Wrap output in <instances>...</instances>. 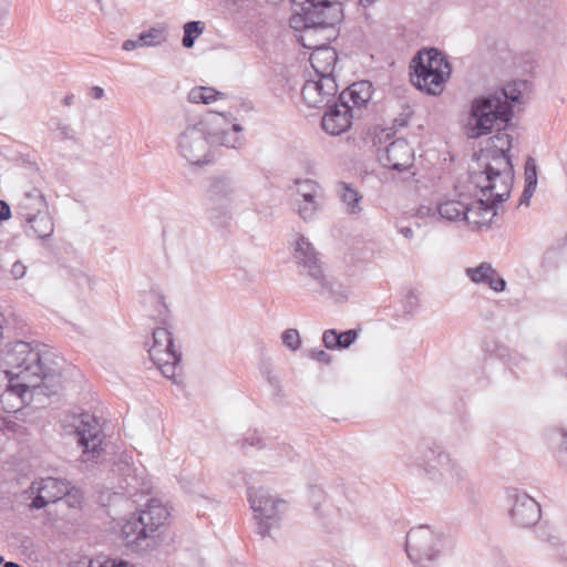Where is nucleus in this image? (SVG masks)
<instances>
[{
  "label": "nucleus",
  "instance_id": "14",
  "mask_svg": "<svg viewBox=\"0 0 567 567\" xmlns=\"http://www.w3.org/2000/svg\"><path fill=\"white\" fill-rule=\"evenodd\" d=\"M78 443L82 447V457L84 462L93 461L100 457L103 449L102 443L104 434L99 420L90 413H82L79 416V423L75 425Z\"/></svg>",
  "mask_w": 567,
  "mask_h": 567
},
{
  "label": "nucleus",
  "instance_id": "10",
  "mask_svg": "<svg viewBox=\"0 0 567 567\" xmlns=\"http://www.w3.org/2000/svg\"><path fill=\"white\" fill-rule=\"evenodd\" d=\"M247 495L257 534L262 537L270 536L271 530L280 526L287 509L286 502L264 487L248 488Z\"/></svg>",
  "mask_w": 567,
  "mask_h": 567
},
{
  "label": "nucleus",
  "instance_id": "63",
  "mask_svg": "<svg viewBox=\"0 0 567 567\" xmlns=\"http://www.w3.org/2000/svg\"><path fill=\"white\" fill-rule=\"evenodd\" d=\"M374 1H375V0H360V3H361L362 6H364V7H365V6L371 4V3H372V2H374Z\"/></svg>",
  "mask_w": 567,
  "mask_h": 567
},
{
  "label": "nucleus",
  "instance_id": "52",
  "mask_svg": "<svg viewBox=\"0 0 567 567\" xmlns=\"http://www.w3.org/2000/svg\"><path fill=\"white\" fill-rule=\"evenodd\" d=\"M301 197H302V202H320V199L322 197V189L320 188V190L306 193V194L301 195Z\"/></svg>",
  "mask_w": 567,
  "mask_h": 567
},
{
  "label": "nucleus",
  "instance_id": "13",
  "mask_svg": "<svg viewBox=\"0 0 567 567\" xmlns=\"http://www.w3.org/2000/svg\"><path fill=\"white\" fill-rule=\"evenodd\" d=\"M150 357L162 374L175 380L182 360V353L175 349L173 333L163 327L153 331V343L148 349Z\"/></svg>",
  "mask_w": 567,
  "mask_h": 567
},
{
  "label": "nucleus",
  "instance_id": "7",
  "mask_svg": "<svg viewBox=\"0 0 567 567\" xmlns=\"http://www.w3.org/2000/svg\"><path fill=\"white\" fill-rule=\"evenodd\" d=\"M293 258L298 265L299 275L309 290L331 297L337 295L336 282L324 274L318 252L305 236H299L297 239Z\"/></svg>",
  "mask_w": 567,
  "mask_h": 567
},
{
  "label": "nucleus",
  "instance_id": "49",
  "mask_svg": "<svg viewBox=\"0 0 567 567\" xmlns=\"http://www.w3.org/2000/svg\"><path fill=\"white\" fill-rule=\"evenodd\" d=\"M535 189H536V186L525 185L523 194L519 199V204L528 206L529 199L533 196V194L535 193Z\"/></svg>",
  "mask_w": 567,
  "mask_h": 567
},
{
  "label": "nucleus",
  "instance_id": "60",
  "mask_svg": "<svg viewBox=\"0 0 567 567\" xmlns=\"http://www.w3.org/2000/svg\"><path fill=\"white\" fill-rule=\"evenodd\" d=\"M2 567H21V565L14 563V561H7L3 564Z\"/></svg>",
  "mask_w": 567,
  "mask_h": 567
},
{
  "label": "nucleus",
  "instance_id": "19",
  "mask_svg": "<svg viewBox=\"0 0 567 567\" xmlns=\"http://www.w3.org/2000/svg\"><path fill=\"white\" fill-rule=\"evenodd\" d=\"M328 110L324 112L321 118V126L330 135H341L347 132L351 125L355 113L352 111V106L344 104L337 100L327 106Z\"/></svg>",
  "mask_w": 567,
  "mask_h": 567
},
{
  "label": "nucleus",
  "instance_id": "42",
  "mask_svg": "<svg viewBox=\"0 0 567 567\" xmlns=\"http://www.w3.org/2000/svg\"><path fill=\"white\" fill-rule=\"evenodd\" d=\"M320 188L321 187L319 186V184L312 179H305V181L297 182V193L300 196L306 193L320 190Z\"/></svg>",
  "mask_w": 567,
  "mask_h": 567
},
{
  "label": "nucleus",
  "instance_id": "15",
  "mask_svg": "<svg viewBox=\"0 0 567 567\" xmlns=\"http://www.w3.org/2000/svg\"><path fill=\"white\" fill-rule=\"evenodd\" d=\"M4 378L7 384L0 394V405L8 413L19 411L30 398V391H38L41 394L49 395L48 389L43 384L17 380L13 377L4 375Z\"/></svg>",
  "mask_w": 567,
  "mask_h": 567
},
{
  "label": "nucleus",
  "instance_id": "58",
  "mask_svg": "<svg viewBox=\"0 0 567 567\" xmlns=\"http://www.w3.org/2000/svg\"><path fill=\"white\" fill-rule=\"evenodd\" d=\"M546 542L551 544L554 547H556L560 544V540L557 536H549L548 538H546Z\"/></svg>",
  "mask_w": 567,
  "mask_h": 567
},
{
  "label": "nucleus",
  "instance_id": "5",
  "mask_svg": "<svg viewBox=\"0 0 567 567\" xmlns=\"http://www.w3.org/2000/svg\"><path fill=\"white\" fill-rule=\"evenodd\" d=\"M412 84L431 95L443 91V85L451 75V65L446 56L435 48L420 51L411 62Z\"/></svg>",
  "mask_w": 567,
  "mask_h": 567
},
{
  "label": "nucleus",
  "instance_id": "43",
  "mask_svg": "<svg viewBox=\"0 0 567 567\" xmlns=\"http://www.w3.org/2000/svg\"><path fill=\"white\" fill-rule=\"evenodd\" d=\"M309 358L324 365H329L332 361L331 355L321 349H310Z\"/></svg>",
  "mask_w": 567,
  "mask_h": 567
},
{
  "label": "nucleus",
  "instance_id": "20",
  "mask_svg": "<svg viewBox=\"0 0 567 567\" xmlns=\"http://www.w3.org/2000/svg\"><path fill=\"white\" fill-rule=\"evenodd\" d=\"M329 42L323 41V34L312 41V43L318 45H312L311 49L313 51L310 54L309 61L317 76H334L333 72L338 62V53L328 45Z\"/></svg>",
  "mask_w": 567,
  "mask_h": 567
},
{
  "label": "nucleus",
  "instance_id": "3",
  "mask_svg": "<svg viewBox=\"0 0 567 567\" xmlns=\"http://www.w3.org/2000/svg\"><path fill=\"white\" fill-rule=\"evenodd\" d=\"M501 92H489L474 97L470 105L466 123L467 135L478 138L493 132L505 130L514 115V110L502 103Z\"/></svg>",
  "mask_w": 567,
  "mask_h": 567
},
{
  "label": "nucleus",
  "instance_id": "62",
  "mask_svg": "<svg viewBox=\"0 0 567 567\" xmlns=\"http://www.w3.org/2000/svg\"><path fill=\"white\" fill-rule=\"evenodd\" d=\"M321 494V489L320 488H317V487H313L311 488V495L312 496H316V495H320Z\"/></svg>",
  "mask_w": 567,
  "mask_h": 567
},
{
  "label": "nucleus",
  "instance_id": "16",
  "mask_svg": "<svg viewBox=\"0 0 567 567\" xmlns=\"http://www.w3.org/2000/svg\"><path fill=\"white\" fill-rule=\"evenodd\" d=\"M508 501L511 502V517L513 522L523 528L534 526L540 518V505L527 493L511 489L508 492Z\"/></svg>",
  "mask_w": 567,
  "mask_h": 567
},
{
  "label": "nucleus",
  "instance_id": "46",
  "mask_svg": "<svg viewBox=\"0 0 567 567\" xmlns=\"http://www.w3.org/2000/svg\"><path fill=\"white\" fill-rule=\"evenodd\" d=\"M10 272L13 279H21L27 274V266L20 260H17L12 264Z\"/></svg>",
  "mask_w": 567,
  "mask_h": 567
},
{
  "label": "nucleus",
  "instance_id": "4",
  "mask_svg": "<svg viewBox=\"0 0 567 567\" xmlns=\"http://www.w3.org/2000/svg\"><path fill=\"white\" fill-rule=\"evenodd\" d=\"M485 163L482 172L472 175V182L480 188L482 196L495 197L496 202H505L511 194L514 167L506 153H494L486 150L483 155Z\"/></svg>",
  "mask_w": 567,
  "mask_h": 567
},
{
  "label": "nucleus",
  "instance_id": "31",
  "mask_svg": "<svg viewBox=\"0 0 567 567\" xmlns=\"http://www.w3.org/2000/svg\"><path fill=\"white\" fill-rule=\"evenodd\" d=\"M308 4L323 13L331 22L338 24L342 20V4L340 0H306Z\"/></svg>",
  "mask_w": 567,
  "mask_h": 567
},
{
  "label": "nucleus",
  "instance_id": "40",
  "mask_svg": "<svg viewBox=\"0 0 567 567\" xmlns=\"http://www.w3.org/2000/svg\"><path fill=\"white\" fill-rule=\"evenodd\" d=\"M525 185L537 187V167L532 157H529L525 164Z\"/></svg>",
  "mask_w": 567,
  "mask_h": 567
},
{
  "label": "nucleus",
  "instance_id": "1",
  "mask_svg": "<svg viewBox=\"0 0 567 567\" xmlns=\"http://www.w3.org/2000/svg\"><path fill=\"white\" fill-rule=\"evenodd\" d=\"M409 464L436 492L449 491L454 486L460 488L471 486L467 472L461 462L435 440L426 439L420 442L411 454Z\"/></svg>",
  "mask_w": 567,
  "mask_h": 567
},
{
  "label": "nucleus",
  "instance_id": "59",
  "mask_svg": "<svg viewBox=\"0 0 567 567\" xmlns=\"http://www.w3.org/2000/svg\"><path fill=\"white\" fill-rule=\"evenodd\" d=\"M556 252V249L555 248H550L546 251V255H545V259L548 260L551 255H554Z\"/></svg>",
  "mask_w": 567,
  "mask_h": 567
},
{
  "label": "nucleus",
  "instance_id": "32",
  "mask_svg": "<svg viewBox=\"0 0 567 567\" xmlns=\"http://www.w3.org/2000/svg\"><path fill=\"white\" fill-rule=\"evenodd\" d=\"M527 82L523 80L513 81L505 85L502 89L496 90L495 92H501L505 96H499L502 103L507 107L513 110L515 103H518L523 93V90L526 89Z\"/></svg>",
  "mask_w": 567,
  "mask_h": 567
},
{
  "label": "nucleus",
  "instance_id": "54",
  "mask_svg": "<svg viewBox=\"0 0 567 567\" xmlns=\"http://www.w3.org/2000/svg\"><path fill=\"white\" fill-rule=\"evenodd\" d=\"M90 94L92 97L100 100L104 96V90L101 86H92L90 90Z\"/></svg>",
  "mask_w": 567,
  "mask_h": 567
},
{
  "label": "nucleus",
  "instance_id": "51",
  "mask_svg": "<svg viewBox=\"0 0 567 567\" xmlns=\"http://www.w3.org/2000/svg\"><path fill=\"white\" fill-rule=\"evenodd\" d=\"M11 215L10 205L6 200L0 199V220H8Z\"/></svg>",
  "mask_w": 567,
  "mask_h": 567
},
{
  "label": "nucleus",
  "instance_id": "47",
  "mask_svg": "<svg viewBox=\"0 0 567 567\" xmlns=\"http://www.w3.org/2000/svg\"><path fill=\"white\" fill-rule=\"evenodd\" d=\"M145 47L144 43L141 41V37L138 35L136 39H128L125 40L122 44V49L125 51H132L137 48Z\"/></svg>",
  "mask_w": 567,
  "mask_h": 567
},
{
  "label": "nucleus",
  "instance_id": "39",
  "mask_svg": "<svg viewBox=\"0 0 567 567\" xmlns=\"http://www.w3.org/2000/svg\"><path fill=\"white\" fill-rule=\"evenodd\" d=\"M320 208V202H301L298 206L299 216L303 220H310Z\"/></svg>",
  "mask_w": 567,
  "mask_h": 567
},
{
  "label": "nucleus",
  "instance_id": "64",
  "mask_svg": "<svg viewBox=\"0 0 567 567\" xmlns=\"http://www.w3.org/2000/svg\"><path fill=\"white\" fill-rule=\"evenodd\" d=\"M3 564V557L0 555V565Z\"/></svg>",
  "mask_w": 567,
  "mask_h": 567
},
{
  "label": "nucleus",
  "instance_id": "57",
  "mask_svg": "<svg viewBox=\"0 0 567 567\" xmlns=\"http://www.w3.org/2000/svg\"><path fill=\"white\" fill-rule=\"evenodd\" d=\"M74 94L72 93H69L64 96V99L62 100V104L65 105V106H71L74 102Z\"/></svg>",
  "mask_w": 567,
  "mask_h": 567
},
{
  "label": "nucleus",
  "instance_id": "53",
  "mask_svg": "<svg viewBox=\"0 0 567 567\" xmlns=\"http://www.w3.org/2000/svg\"><path fill=\"white\" fill-rule=\"evenodd\" d=\"M507 352H508V350L506 348H502L501 352H499V357L504 358L505 353H506L508 357V361L512 362L514 365H519V362L525 361V359L520 358L518 354L512 355Z\"/></svg>",
  "mask_w": 567,
  "mask_h": 567
},
{
  "label": "nucleus",
  "instance_id": "9",
  "mask_svg": "<svg viewBox=\"0 0 567 567\" xmlns=\"http://www.w3.org/2000/svg\"><path fill=\"white\" fill-rule=\"evenodd\" d=\"M210 121L188 123L176 138L178 154L190 165L203 166L212 161Z\"/></svg>",
  "mask_w": 567,
  "mask_h": 567
},
{
  "label": "nucleus",
  "instance_id": "56",
  "mask_svg": "<svg viewBox=\"0 0 567 567\" xmlns=\"http://www.w3.org/2000/svg\"><path fill=\"white\" fill-rule=\"evenodd\" d=\"M400 233L408 239H412L414 236V231L411 227H403Z\"/></svg>",
  "mask_w": 567,
  "mask_h": 567
},
{
  "label": "nucleus",
  "instance_id": "48",
  "mask_svg": "<svg viewBox=\"0 0 567 567\" xmlns=\"http://www.w3.org/2000/svg\"><path fill=\"white\" fill-rule=\"evenodd\" d=\"M535 189H536V186L525 185L523 194L519 199V204L528 206L529 199L533 196V194L535 193Z\"/></svg>",
  "mask_w": 567,
  "mask_h": 567
},
{
  "label": "nucleus",
  "instance_id": "25",
  "mask_svg": "<svg viewBox=\"0 0 567 567\" xmlns=\"http://www.w3.org/2000/svg\"><path fill=\"white\" fill-rule=\"evenodd\" d=\"M20 226L25 236L41 240L50 238L55 229L49 209L32 216L30 219L20 221Z\"/></svg>",
  "mask_w": 567,
  "mask_h": 567
},
{
  "label": "nucleus",
  "instance_id": "28",
  "mask_svg": "<svg viewBox=\"0 0 567 567\" xmlns=\"http://www.w3.org/2000/svg\"><path fill=\"white\" fill-rule=\"evenodd\" d=\"M358 336L359 333L355 329L346 331L328 329L322 334V342L329 350H344L355 342Z\"/></svg>",
  "mask_w": 567,
  "mask_h": 567
},
{
  "label": "nucleus",
  "instance_id": "50",
  "mask_svg": "<svg viewBox=\"0 0 567 567\" xmlns=\"http://www.w3.org/2000/svg\"><path fill=\"white\" fill-rule=\"evenodd\" d=\"M99 567H133L123 559H106Z\"/></svg>",
  "mask_w": 567,
  "mask_h": 567
},
{
  "label": "nucleus",
  "instance_id": "30",
  "mask_svg": "<svg viewBox=\"0 0 567 567\" xmlns=\"http://www.w3.org/2000/svg\"><path fill=\"white\" fill-rule=\"evenodd\" d=\"M440 216L446 220L455 221L465 218L466 215V203L456 199H449L442 202L437 206Z\"/></svg>",
  "mask_w": 567,
  "mask_h": 567
},
{
  "label": "nucleus",
  "instance_id": "21",
  "mask_svg": "<svg viewBox=\"0 0 567 567\" xmlns=\"http://www.w3.org/2000/svg\"><path fill=\"white\" fill-rule=\"evenodd\" d=\"M384 165L398 172L409 169L414 162V151L403 138H398L385 148Z\"/></svg>",
  "mask_w": 567,
  "mask_h": 567
},
{
  "label": "nucleus",
  "instance_id": "18",
  "mask_svg": "<svg viewBox=\"0 0 567 567\" xmlns=\"http://www.w3.org/2000/svg\"><path fill=\"white\" fill-rule=\"evenodd\" d=\"M70 488V483L63 478L49 476L34 481L30 487L31 493L34 494L31 507L41 509L50 503H55L69 494Z\"/></svg>",
  "mask_w": 567,
  "mask_h": 567
},
{
  "label": "nucleus",
  "instance_id": "34",
  "mask_svg": "<svg viewBox=\"0 0 567 567\" xmlns=\"http://www.w3.org/2000/svg\"><path fill=\"white\" fill-rule=\"evenodd\" d=\"M204 31V23L200 21H189L184 25V35L182 43L185 48L189 49L194 45L195 40Z\"/></svg>",
  "mask_w": 567,
  "mask_h": 567
},
{
  "label": "nucleus",
  "instance_id": "29",
  "mask_svg": "<svg viewBox=\"0 0 567 567\" xmlns=\"http://www.w3.org/2000/svg\"><path fill=\"white\" fill-rule=\"evenodd\" d=\"M337 192L348 214L357 215L362 210L360 206L362 195L351 184L346 182L338 183Z\"/></svg>",
  "mask_w": 567,
  "mask_h": 567
},
{
  "label": "nucleus",
  "instance_id": "24",
  "mask_svg": "<svg viewBox=\"0 0 567 567\" xmlns=\"http://www.w3.org/2000/svg\"><path fill=\"white\" fill-rule=\"evenodd\" d=\"M466 276L474 284L486 285L495 292L506 289V281L502 278L489 262H482L476 267L465 269Z\"/></svg>",
  "mask_w": 567,
  "mask_h": 567
},
{
  "label": "nucleus",
  "instance_id": "36",
  "mask_svg": "<svg viewBox=\"0 0 567 567\" xmlns=\"http://www.w3.org/2000/svg\"><path fill=\"white\" fill-rule=\"evenodd\" d=\"M493 146L488 147L487 150L494 152V153H506L508 154L511 147H512V136L507 133L498 132L496 135H494L492 138Z\"/></svg>",
  "mask_w": 567,
  "mask_h": 567
},
{
  "label": "nucleus",
  "instance_id": "8",
  "mask_svg": "<svg viewBox=\"0 0 567 567\" xmlns=\"http://www.w3.org/2000/svg\"><path fill=\"white\" fill-rule=\"evenodd\" d=\"M240 195V188L228 175H214L207 179L206 198L209 204L208 218L224 227L231 218V207Z\"/></svg>",
  "mask_w": 567,
  "mask_h": 567
},
{
  "label": "nucleus",
  "instance_id": "44",
  "mask_svg": "<svg viewBox=\"0 0 567 567\" xmlns=\"http://www.w3.org/2000/svg\"><path fill=\"white\" fill-rule=\"evenodd\" d=\"M412 113L413 112L411 107L405 106L403 111L393 120V126L395 128L405 127L409 124Z\"/></svg>",
  "mask_w": 567,
  "mask_h": 567
},
{
  "label": "nucleus",
  "instance_id": "61",
  "mask_svg": "<svg viewBox=\"0 0 567 567\" xmlns=\"http://www.w3.org/2000/svg\"><path fill=\"white\" fill-rule=\"evenodd\" d=\"M138 492V488L137 487H131L128 491H127V495L128 496H133L135 495L136 493Z\"/></svg>",
  "mask_w": 567,
  "mask_h": 567
},
{
  "label": "nucleus",
  "instance_id": "22",
  "mask_svg": "<svg viewBox=\"0 0 567 567\" xmlns=\"http://www.w3.org/2000/svg\"><path fill=\"white\" fill-rule=\"evenodd\" d=\"M48 209L49 204L39 188L22 193L14 205L16 217L19 221L30 219L32 216Z\"/></svg>",
  "mask_w": 567,
  "mask_h": 567
},
{
  "label": "nucleus",
  "instance_id": "55",
  "mask_svg": "<svg viewBox=\"0 0 567 567\" xmlns=\"http://www.w3.org/2000/svg\"><path fill=\"white\" fill-rule=\"evenodd\" d=\"M267 380L271 386H274L275 389H279V379L276 375L268 373Z\"/></svg>",
  "mask_w": 567,
  "mask_h": 567
},
{
  "label": "nucleus",
  "instance_id": "35",
  "mask_svg": "<svg viewBox=\"0 0 567 567\" xmlns=\"http://www.w3.org/2000/svg\"><path fill=\"white\" fill-rule=\"evenodd\" d=\"M140 37L145 47L159 45L166 39L164 28L161 27H153L150 30L140 33Z\"/></svg>",
  "mask_w": 567,
  "mask_h": 567
},
{
  "label": "nucleus",
  "instance_id": "26",
  "mask_svg": "<svg viewBox=\"0 0 567 567\" xmlns=\"http://www.w3.org/2000/svg\"><path fill=\"white\" fill-rule=\"evenodd\" d=\"M372 84L369 81H359L343 90L338 99L344 104L351 105L355 113L354 109L360 112L368 104L372 97Z\"/></svg>",
  "mask_w": 567,
  "mask_h": 567
},
{
  "label": "nucleus",
  "instance_id": "41",
  "mask_svg": "<svg viewBox=\"0 0 567 567\" xmlns=\"http://www.w3.org/2000/svg\"><path fill=\"white\" fill-rule=\"evenodd\" d=\"M238 444L243 451H247L248 447H261V437L257 433H251L239 440Z\"/></svg>",
  "mask_w": 567,
  "mask_h": 567
},
{
  "label": "nucleus",
  "instance_id": "6",
  "mask_svg": "<svg viewBox=\"0 0 567 567\" xmlns=\"http://www.w3.org/2000/svg\"><path fill=\"white\" fill-rule=\"evenodd\" d=\"M169 517V511L159 499L152 498L144 509L130 515L122 526V538L127 546H140L154 536Z\"/></svg>",
  "mask_w": 567,
  "mask_h": 567
},
{
  "label": "nucleus",
  "instance_id": "17",
  "mask_svg": "<svg viewBox=\"0 0 567 567\" xmlns=\"http://www.w3.org/2000/svg\"><path fill=\"white\" fill-rule=\"evenodd\" d=\"M338 93V84L334 76H317L316 80H307L301 89L305 103L310 107L328 106L334 102Z\"/></svg>",
  "mask_w": 567,
  "mask_h": 567
},
{
  "label": "nucleus",
  "instance_id": "2",
  "mask_svg": "<svg viewBox=\"0 0 567 567\" xmlns=\"http://www.w3.org/2000/svg\"><path fill=\"white\" fill-rule=\"evenodd\" d=\"M2 359L8 369L4 375L43 384L48 394L58 393L61 388V375L45 365L43 355L29 342L16 341L8 343L2 350Z\"/></svg>",
  "mask_w": 567,
  "mask_h": 567
},
{
  "label": "nucleus",
  "instance_id": "11",
  "mask_svg": "<svg viewBox=\"0 0 567 567\" xmlns=\"http://www.w3.org/2000/svg\"><path fill=\"white\" fill-rule=\"evenodd\" d=\"M443 543L441 533L427 525H420L408 532L405 550L413 564L426 567L440 556Z\"/></svg>",
  "mask_w": 567,
  "mask_h": 567
},
{
  "label": "nucleus",
  "instance_id": "23",
  "mask_svg": "<svg viewBox=\"0 0 567 567\" xmlns=\"http://www.w3.org/2000/svg\"><path fill=\"white\" fill-rule=\"evenodd\" d=\"M501 202H496L495 197H481L471 204H466V215L464 220L477 228L489 226L493 217L497 214L496 206Z\"/></svg>",
  "mask_w": 567,
  "mask_h": 567
},
{
  "label": "nucleus",
  "instance_id": "45",
  "mask_svg": "<svg viewBox=\"0 0 567 567\" xmlns=\"http://www.w3.org/2000/svg\"><path fill=\"white\" fill-rule=\"evenodd\" d=\"M419 307V296L417 292L414 290H410L406 293V300L404 305V309L406 312L412 313L416 310Z\"/></svg>",
  "mask_w": 567,
  "mask_h": 567
},
{
  "label": "nucleus",
  "instance_id": "33",
  "mask_svg": "<svg viewBox=\"0 0 567 567\" xmlns=\"http://www.w3.org/2000/svg\"><path fill=\"white\" fill-rule=\"evenodd\" d=\"M221 93L213 87L198 86L194 87L188 93V101L192 103L210 104L216 101Z\"/></svg>",
  "mask_w": 567,
  "mask_h": 567
},
{
  "label": "nucleus",
  "instance_id": "37",
  "mask_svg": "<svg viewBox=\"0 0 567 567\" xmlns=\"http://www.w3.org/2000/svg\"><path fill=\"white\" fill-rule=\"evenodd\" d=\"M282 343L291 351H297L301 346L300 334L297 329H287L281 336Z\"/></svg>",
  "mask_w": 567,
  "mask_h": 567
},
{
  "label": "nucleus",
  "instance_id": "27",
  "mask_svg": "<svg viewBox=\"0 0 567 567\" xmlns=\"http://www.w3.org/2000/svg\"><path fill=\"white\" fill-rule=\"evenodd\" d=\"M218 117L210 121V143L213 146H225L228 148H238L243 144L240 132L241 125L234 124L230 128L219 130L217 127Z\"/></svg>",
  "mask_w": 567,
  "mask_h": 567
},
{
  "label": "nucleus",
  "instance_id": "38",
  "mask_svg": "<svg viewBox=\"0 0 567 567\" xmlns=\"http://www.w3.org/2000/svg\"><path fill=\"white\" fill-rule=\"evenodd\" d=\"M52 123L55 126V130L59 131L61 140L73 142L76 141L75 131L71 125L63 123L59 117L52 118Z\"/></svg>",
  "mask_w": 567,
  "mask_h": 567
},
{
  "label": "nucleus",
  "instance_id": "12",
  "mask_svg": "<svg viewBox=\"0 0 567 567\" xmlns=\"http://www.w3.org/2000/svg\"><path fill=\"white\" fill-rule=\"evenodd\" d=\"M326 11L317 10L310 4L303 13L292 14L289 19V25L296 31H300L299 42L305 48L318 45L313 40L323 34V41H331L336 38V23L331 22L323 13Z\"/></svg>",
  "mask_w": 567,
  "mask_h": 567
}]
</instances>
